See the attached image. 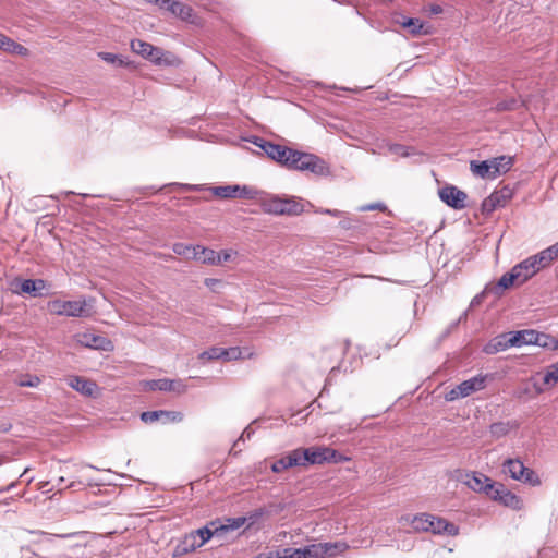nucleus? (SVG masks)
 I'll return each mask as SVG.
<instances>
[{
    "label": "nucleus",
    "instance_id": "obj_1",
    "mask_svg": "<svg viewBox=\"0 0 558 558\" xmlns=\"http://www.w3.org/2000/svg\"><path fill=\"white\" fill-rule=\"evenodd\" d=\"M253 143L260 147L269 158L289 169L310 171L317 175L330 173L328 165L316 155L294 150L260 138H255Z\"/></svg>",
    "mask_w": 558,
    "mask_h": 558
},
{
    "label": "nucleus",
    "instance_id": "obj_2",
    "mask_svg": "<svg viewBox=\"0 0 558 558\" xmlns=\"http://www.w3.org/2000/svg\"><path fill=\"white\" fill-rule=\"evenodd\" d=\"M211 537H215L209 523L196 531L186 534L173 549V556L180 557L196 550L207 543Z\"/></svg>",
    "mask_w": 558,
    "mask_h": 558
},
{
    "label": "nucleus",
    "instance_id": "obj_3",
    "mask_svg": "<svg viewBox=\"0 0 558 558\" xmlns=\"http://www.w3.org/2000/svg\"><path fill=\"white\" fill-rule=\"evenodd\" d=\"M303 452L306 465L323 464L326 462L338 463L350 460L348 457L340 454L335 449L325 446H313L310 448H303Z\"/></svg>",
    "mask_w": 558,
    "mask_h": 558
},
{
    "label": "nucleus",
    "instance_id": "obj_4",
    "mask_svg": "<svg viewBox=\"0 0 558 558\" xmlns=\"http://www.w3.org/2000/svg\"><path fill=\"white\" fill-rule=\"evenodd\" d=\"M48 311L58 316L81 317L86 313V301H64L60 299L51 300L47 304Z\"/></svg>",
    "mask_w": 558,
    "mask_h": 558
},
{
    "label": "nucleus",
    "instance_id": "obj_5",
    "mask_svg": "<svg viewBox=\"0 0 558 558\" xmlns=\"http://www.w3.org/2000/svg\"><path fill=\"white\" fill-rule=\"evenodd\" d=\"M486 376H475L468 380L462 381L451 390H449L445 398L447 401H454L459 398H465L473 392L480 391L485 388Z\"/></svg>",
    "mask_w": 558,
    "mask_h": 558
},
{
    "label": "nucleus",
    "instance_id": "obj_6",
    "mask_svg": "<svg viewBox=\"0 0 558 558\" xmlns=\"http://www.w3.org/2000/svg\"><path fill=\"white\" fill-rule=\"evenodd\" d=\"M131 48L132 50L153 61L154 63L161 65V64H169V53H165L160 48H157L148 43H145L140 39H135L131 41Z\"/></svg>",
    "mask_w": 558,
    "mask_h": 558
},
{
    "label": "nucleus",
    "instance_id": "obj_7",
    "mask_svg": "<svg viewBox=\"0 0 558 558\" xmlns=\"http://www.w3.org/2000/svg\"><path fill=\"white\" fill-rule=\"evenodd\" d=\"M487 496L490 499L498 501L505 507L511 508L513 510H520L523 507L522 499L500 483H494Z\"/></svg>",
    "mask_w": 558,
    "mask_h": 558
},
{
    "label": "nucleus",
    "instance_id": "obj_8",
    "mask_svg": "<svg viewBox=\"0 0 558 558\" xmlns=\"http://www.w3.org/2000/svg\"><path fill=\"white\" fill-rule=\"evenodd\" d=\"M461 482L476 493L488 495L494 482L486 475L478 472H468L460 477Z\"/></svg>",
    "mask_w": 558,
    "mask_h": 558
},
{
    "label": "nucleus",
    "instance_id": "obj_9",
    "mask_svg": "<svg viewBox=\"0 0 558 558\" xmlns=\"http://www.w3.org/2000/svg\"><path fill=\"white\" fill-rule=\"evenodd\" d=\"M146 389L148 390H159V391H171L178 395H182L186 391L187 386L182 379H154L146 381Z\"/></svg>",
    "mask_w": 558,
    "mask_h": 558
},
{
    "label": "nucleus",
    "instance_id": "obj_10",
    "mask_svg": "<svg viewBox=\"0 0 558 558\" xmlns=\"http://www.w3.org/2000/svg\"><path fill=\"white\" fill-rule=\"evenodd\" d=\"M440 199L454 209L465 207L466 194L456 186L448 185L439 190Z\"/></svg>",
    "mask_w": 558,
    "mask_h": 558
},
{
    "label": "nucleus",
    "instance_id": "obj_11",
    "mask_svg": "<svg viewBox=\"0 0 558 558\" xmlns=\"http://www.w3.org/2000/svg\"><path fill=\"white\" fill-rule=\"evenodd\" d=\"M427 532H430L435 535L457 536L459 534V526L444 518L429 514Z\"/></svg>",
    "mask_w": 558,
    "mask_h": 558
},
{
    "label": "nucleus",
    "instance_id": "obj_12",
    "mask_svg": "<svg viewBox=\"0 0 558 558\" xmlns=\"http://www.w3.org/2000/svg\"><path fill=\"white\" fill-rule=\"evenodd\" d=\"M246 522V518L238 517V518H229L225 520V523L220 521H211L209 525L215 537L222 538L226 533L230 531H234L243 526Z\"/></svg>",
    "mask_w": 558,
    "mask_h": 558
},
{
    "label": "nucleus",
    "instance_id": "obj_13",
    "mask_svg": "<svg viewBox=\"0 0 558 558\" xmlns=\"http://www.w3.org/2000/svg\"><path fill=\"white\" fill-rule=\"evenodd\" d=\"M76 340L80 344L90 349L109 350L111 348V342L107 338L89 332L76 335Z\"/></svg>",
    "mask_w": 558,
    "mask_h": 558
},
{
    "label": "nucleus",
    "instance_id": "obj_14",
    "mask_svg": "<svg viewBox=\"0 0 558 558\" xmlns=\"http://www.w3.org/2000/svg\"><path fill=\"white\" fill-rule=\"evenodd\" d=\"M68 385L86 397L95 396L98 387L95 381L89 380L80 376H70L68 379Z\"/></svg>",
    "mask_w": 558,
    "mask_h": 558
},
{
    "label": "nucleus",
    "instance_id": "obj_15",
    "mask_svg": "<svg viewBox=\"0 0 558 558\" xmlns=\"http://www.w3.org/2000/svg\"><path fill=\"white\" fill-rule=\"evenodd\" d=\"M214 195L221 198H233V197H252V190L246 186L239 185H223L216 186L213 189Z\"/></svg>",
    "mask_w": 558,
    "mask_h": 558
},
{
    "label": "nucleus",
    "instance_id": "obj_16",
    "mask_svg": "<svg viewBox=\"0 0 558 558\" xmlns=\"http://www.w3.org/2000/svg\"><path fill=\"white\" fill-rule=\"evenodd\" d=\"M192 260H195V262H198V263H202L205 265H210V266L220 265V258L218 256V252H216L211 248L202 246V245H196V251H195L194 255L192 256Z\"/></svg>",
    "mask_w": 558,
    "mask_h": 558
},
{
    "label": "nucleus",
    "instance_id": "obj_17",
    "mask_svg": "<svg viewBox=\"0 0 558 558\" xmlns=\"http://www.w3.org/2000/svg\"><path fill=\"white\" fill-rule=\"evenodd\" d=\"M511 332L502 333L492 339L485 347L484 352L487 354H496L505 351L509 348L514 347V343L510 342Z\"/></svg>",
    "mask_w": 558,
    "mask_h": 558
},
{
    "label": "nucleus",
    "instance_id": "obj_18",
    "mask_svg": "<svg viewBox=\"0 0 558 558\" xmlns=\"http://www.w3.org/2000/svg\"><path fill=\"white\" fill-rule=\"evenodd\" d=\"M319 544V550L323 558H333L338 555H341L345 553L349 549V545L345 542L338 541V542H326V543H318Z\"/></svg>",
    "mask_w": 558,
    "mask_h": 558
},
{
    "label": "nucleus",
    "instance_id": "obj_19",
    "mask_svg": "<svg viewBox=\"0 0 558 558\" xmlns=\"http://www.w3.org/2000/svg\"><path fill=\"white\" fill-rule=\"evenodd\" d=\"M46 288V282L43 279H25L20 282V288L14 289L16 293H27L33 296H40L41 291Z\"/></svg>",
    "mask_w": 558,
    "mask_h": 558
},
{
    "label": "nucleus",
    "instance_id": "obj_20",
    "mask_svg": "<svg viewBox=\"0 0 558 558\" xmlns=\"http://www.w3.org/2000/svg\"><path fill=\"white\" fill-rule=\"evenodd\" d=\"M513 270L518 274L519 282L522 284L527 279L532 278L536 272H538V267L535 266L531 257H529L520 264L515 265Z\"/></svg>",
    "mask_w": 558,
    "mask_h": 558
},
{
    "label": "nucleus",
    "instance_id": "obj_21",
    "mask_svg": "<svg viewBox=\"0 0 558 558\" xmlns=\"http://www.w3.org/2000/svg\"><path fill=\"white\" fill-rule=\"evenodd\" d=\"M259 204L266 214L283 215V197L267 196L262 198Z\"/></svg>",
    "mask_w": 558,
    "mask_h": 558
},
{
    "label": "nucleus",
    "instance_id": "obj_22",
    "mask_svg": "<svg viewBox=\"0 0 558 558\" xmlns=\"http://www.w3.org/2000/svg\"><path fill=\"white\" fill-rule=\"evenodd\" d=\"M527 468L520 460L508 459L504 463V472L517 481L524 478Z\"/></svg>",
    "mask_w": 558,
    "mask_h": 558
},
{
    "label": "nucleus",
    "instance_id": "obj_23",
    "mask_svg": "<svg viewBox=\"0 0 558 558\" xmlns=\"http://www.w3.org/2000/svg\"><path fill=\"white\" fill-rule=\"evenodd\" d=\"M535 341H537V338L536 331L534 330H520L511 332L510 342L514 343V347L534 344Z\"/></svg>",
    "mask_w": 558,
    "mask_h": 558
},
{
    "label": "nucleus",
    "instance_id": "obj_24",
    "mask_svg": "<svg viewBox=\"0 0 558 558\" xmlns=\"http://www.w3.org/2000/svg\"><path fill=\"white\" fill-rule=\"evenodd\" d=\"M470 168H471V171L474 175L476 177H480V178H492L494 179L495 177H493V166L490 163V160H485V161H481V162H477V161H471L470 163Z\"/></svg>",
    "mask_w": 558,
    "mask_h": 558
},
{
    "label": "nucleus",
    "instance_id": "obj_25",
    "mask_svg": "<svg viewBox=\"0 0 558 558\" xmlns=\"http://www.w3.org/2000/svg\"><path fill=\"white\" fill-rule=\"evenodd\" d=\"M283 209V215L298 216L304 211V205L296 197H284Z\"/></svg>",
    "mask_w": 558,
    "mask_h": 558
},
{
    "label": "nucleus",
    "instance_id": "obj_26",
    "mask_svg": "<svg viewBox=\"0 0 558 558\" xmlns=\"http://www.w3.org/2000/svg\"><path fill=\"white\" fill-rule=\"evenodd\" d=\"M166 9L182 20H189L192 16L193 11L191 7L174 0L168 2Z\"/></svg>",
    "mask_w": 558,
    "mask_h": 558
},
{
    "label": "nucleus",
    "instance_id": "obj_27",
    "mask_svg": "<svg viewBox=\"0 0 558 558\" xmlns=\"http://www.w3.org/2000/svg\"><path fill=\"white\" fill-rule=\"evenodd\" d=\"M0 49L16 56H27L28 50L24 46L15 43L11 38L4 36L3 40L0 41Z\"/></svg>",
    "mask_w": 558,
    "mask_h": 558
},
{
    "label": "nucleus",
    "instance_id": "obj_28",
    "mask_svg": "<svg viewBox=\"0 0 558 558\" xmlns=\"http://www.w3.org/2000/svg\"><path fill=\"white\" fill-rule=\"evenodd\" d=\"M490 163L494 167L493 177H497L510 170L512 166V158L501 156L498 158L490 159Z\"/></svg>",
    "mask_w": 558,
    "mask_h": 558
},
{
    "label": "nucleus",
    "instance_id": "obj_29",
    "mask_svg": "<svg viewBox=\"0 0 558 558\" xmlns=\"http://www.w3.org/2000/svg\"><path fill=\"white\" fill-rule=\"evenodd\" d=\"M520 284H521V282H519L518 274L512 268L509 272H506L505 275H502L500 277L495 289L496 290H498V289L506 290L513 286H520Z\"/></svg>",
    "mask_w": 558,
    "mask_h": 558
},
{
    "label": "nucleus",
    "instance_id": "obj_30",
    "mask_svg": "<svg viewBox=\"0 0 558 558\" xmlns=\"http://www.w3.org/2000/svg\"><path fill=\"white\" fill-rule=\"evenodd\" d=\"M289 469L293 466H306L303 448L291 450L286 456Z\"/></svg>",
    "mask_w": 558,
    "mask_h": 558
},
{
    "label": "nucleus",
    "instance_id": "obj_31",
    "mask_svg": "<svg viewBox=\"0 0 558 558\" xmlns=\"http://www.w3.org/2000/svg\"><path fill=\"white\" fill-rule=\"evenodd\" d=\"M530 257L534 265L538 267V271L542 268L549 266L554 260H556L547 248Z\"/></svg>",
    "mask_w": 558,
    "mask_h": 558
},
{
    "label": "nucleus",
    "instance_id": "obj_32",
    "mask_svg": "<svg viewBox=\"0 0 558 558\" xmlns=\"http://www.w3.org/2000/svg\"><path fill=\"white\" fill-rule=\"evenodd\" d=\"M403 27L408 28L413 36L428 34V31L425 28V24L420 19H408L403 22Z\"/></svg>",
    "mask_w": 558,
    "mask_h": 558
},
{
    "label": "nucleus",
    "instance_id": "obj_33",
    "mask_svg": "<svg viewBox=\"0 0 558 558\" xmlns=\"http://www.w3.org/2000/svg\"><path fill=\"white\" fill-rule=\"evenodd\" d=\"M250 356H251V353H246L238 347L229 348V349L222 348L221 360H223V361H233V360H239V359H246Z\"/></svg>",
    "mask_w": 558,
    "mask_h": 558
},
{
    "label": "nucleus",
    "instance_id": "obj_34",
    "mask_svg": "<svg viewBox=\"0 0 558 558\" xmlns=\"http://www.w3.org/2000/svg\"><path fill=\"white\" fill-rule=\"evenodd\" d=\"M537 341L534 344L548 349V350H558V339L546 335L536 332Z\"/></svg>",
    "mask_w": 558,
    "mask_h": 558
},
{
    "label": "nucleus",
    "instance_id": "obj_35",
    "mask_svg": "<svg viewBox=\"0 0 558 558\" xmlns=\"http://www.w3.org/2000/svg\"><path fill=\"white\" fill-rule=\"evenodd\" d=\"M558 384V362L547 366L544 373V385L555 387Z\"/></svg>",
    "mask_w": 558,
    "mask_h": 558
},
{
    "label": "nucleus",
    "instance_id": "obj_36",
    "mask_svg": "<svg viewBox=\"0 0 558 558\" xmlns=\"http://www.w3.org/2000/svg\"><path fill=\"white\" fill-rule=\"evenodd\" d=\"M428 520H429V513L416 514L411 519V526L416 532H427L428 531Z\"/></svg>",
    "mask_w": 558,
    "mask_h": 558
},
{
    "label": "nucleus",
    "instance_id": "obj_37",
    "mask_svg": "<svg viewBox=\"0 0 558 558\" xmlns=\"http://www.w3.org/2000/svg\"><path fill=\"white\" fill-rule=\"evenodd\" d=\"M172 250L177 255L183 256L185 259L192 260V256L196 251V245H190L178 242L173 244Z\"/></svg>",
    "mask_w": 558,
    "mask_h": 558
},
{
    "label": "nucleus",
    "instance_id": "obj_38",
    "mask_svg": "<svg viewBox=\"0 0 558 558\" xmlns=\"http://www.w3.org/2000/svg\"><path fill=\"white\" fill-rule=\"evenodd\" d=\"M319 549L318 543L300 548V558H323Z\"/></svg>",
    "mask_w": 558,
    "mask_h": 558
},
{
    "label": "nucleus",
    "instance_id": "obj_39",
    "mask_svg": "<svg viewBox=\"0 0 558 558\" xmlns=\"http://www.w3.org/2000/svg\"><path fill=\"white\" fill-rule=\"evenodd\" d=\"M387 147H388V151L396 156L409 157V156L413 155L412 148L401 145V144H388Z\"/></svg>",
    "mask_w": 558,
    "mask_h": 558
},
{
    "label": "nucleus",
    "instance_id": "obj_40",
    "mask_svg": "<svg viewBox=\"0 0 558 558\" xmlns=\"http://www.w3.org/2000/svg\"><path fill=\"white\" fill-rule=\"evenodd\" d=\"M221 353H222V348L213 347L209 350L202 352L198 355V359L203 363H206V362L211 361V360H219V359H221Z\"/></svg>",
    "mask_w": 558,
    "mask_h": 558
},
{
    "label": "nucleus",
    "instance_id": "obj_41",
    "mask_svg": "<svg viewBox=\"0 0 558 558\" xmlns=\"http://www.w3.org/2000/svg\"><path fill=\"white\" fill-rule=\"evenodd\" d=\"M519 101L514 98H510L507 100L498 101L494 108V110L501 112V111H511L519 107Z\"/></svg>",
    "mask_w": 558,
    "mask_h": 558
},
{
    "label": "nucleus",
    "instance_id": "obj_42",
    "mask_svg": "<svg viewBox=\"0 0 558 558\" xmlns=\"http://www.w3.org/2000/svg\"><path fill=\"white\" fill-rule=\"evenodd\" d=\"M40 384V378L36 375H25L16 380L20 387H37Z\"/></svg>",
    "mask_w": 558,
    "mask_h": 558
},
{
    "label": "nucleus",
    "instance_id": "obj_43",
    "mask_svg": "<svg viewBox=\"0 0 558 558\" xmlns=\"http://www.w3.org/2000/svg\"><path fill=\"white\" fill-rule=\"evenodd\" d=\"M162 415H163V410L147 411V412H143L141 414V420L146 424H150V423H155L157 421H161Z\"/></svg>",
    "mask_w": 558,
    "mask_h": 558
},
{
    "label": "nucleus",
    "instance_id": "obj_44",
    "mask_svg": "<svg viewBox=\"0 0 558 558\" xmlns=\"http://www.w3.org/2000/svg\"><path fill=\"white\" fill-rule=\"evenodd\" d=\"M510 193L509 191H505V195H504V191L501 192H496V193H493L485 202H484V207H488V206H492V207H495L496 205H499L500 204V196H504V197H509Z\"/></svg>",
    "mask_w": 558,
    "mask_h": 558
},
{
    "label": "nucleus",
    "instance_id": "obj_45",
    "mask_svg": "<svg viewBox=\"0 0 558 558\" xmlns=\"http://www.w3.org/2000/svg\"><path fill=\"white\" fill-rule=\"evenodd\" d=\"M183 420V414L179 411H165L161 418V422L169 423V422H181Z\"/></svg>",
    "mask_w": 558,
    "mask_h": 558
},
{
    "label": "nucleus",
    "instance_id": "obj_46",
    "mask_svg": "<svg viewBox=\"0 0 558 558\" xmlns=\"http://www.w3.org/2000/svg\"><path fill=\"white\" fill-rule=\"evenodd\" d=\"M300 548H281L278 549V557L277 558H300Z\"/></svg>",
    "mask_w": 558,
    "mask_h": 558
},
{
    "label": "nucleus",
    "instance_id": "obj_47",
    "mask_svg": "<svg viewBox=\"0 0 558 558\" xmlns=\"http://www.w3.org/2000/svg\"><path fill=\"white\" fill-rule=\"evenodd\" d=\"M521 482L529 483L533 486L541 485L538 475L531 469H527L526 473L524 474V478H522Z\"/></svg>",
    "mask_w": 558,
    "mask_h": 558
},
{
    "label": "nucleus",
    "instance_id": "obj_48",
    "mask_svg": "<svg viewBox=\"0 0 558 558\" xmlns=\"http://www.w3.org/2000/svg\"><path fill=\"white\" fill-rule=\"evenodd\" d=\"M289 466H288V463H287V459L286 457H281L280 459L276 460L272 464H271V471L275 472V473H281L283 472L284 470H288Z\"/></svg>",
    "mask_w": 558,
    "mask_h": 558
},
{
    "label": "nucleus",
    "instance_id": "obj_49",
    "mask_svg": "<svg viewBox=\"0 0 558 558\" xmlns=\"http://www.w3.org/2000/svg\"><path fill=\"white\" fill-rule=\"evenodd\" d=\"M235 255H236V252H234L232 250H226V251L218 253V256L220 258V265H222L223 263L233 260Z\"/></svg>",
    "mask_w": 558,
    "mask_h": 558
},
{
    "label": "nucleus",
    "instance_id": "obj_50",
    "mask_svg": "<svg viewBox=\"0 0 558 558\" xmlns=\"http://www.w3.org/2000/svg\"><path fill=\"white\" fill-rule=\"evenodd\" d=\"M99 56L102 60L109 62V63H116L119 61V64H124L123 60L120 59L118 56L109 53V52H100Z\"/></svg>",
    "mask_w": 558,
    "mask_h": 558
},
{
    "label": "nucleus",
    "instance_id": "obj_51",
    "mask_svg": "<svg viewBox=\"0 0 558 558\" xmlns=\"http://www.w3.org/2000/svg\"><path fill=\"white\" fill-rule=\"evenodd\" d=\"M315 213L323 214V215H330V216H333V217H341L342 216V211L337 210V209L319 208V209H316Z\"/></svg>",
    "mask_w": 558,
    "mask_h": 558
},
{
    "label": "nucleus",
    "instance_id": "obj_52",
    "mask_svg": "<svg viewBox=\"0 0 558 558\" xmlns=\"http://www.w3.org/2000/svg\"><path fill=\"white\" fill-rule=\"evenodd\" d=\"M533 387H534V390H535L536 395H541V393L545 392L547 389L551 388V387H546L544 385V380L541 384L534 381L533 383Z\"/></svg>",
    "mask_w": 558,
    "mask_h": 558
},
{
    "label": "nucleus",
    "instance_id": "obj_53",
    "mask_svg": "<svg viewBox=\"0 0 558 558\" xmlns=\"http://www.w3.org/2000/svg\"><path fill=\"white\" fill-rule=\"evenodd\" d=\"M409 17H405L404 15L400 14V13H395L392 15V22L396 23V24H399L403 27V22H405Z\"/></svg>",
    "mask_w": 558,
    "mask_h": 558
},
{
    "label": "nucleus",
    "instance_id": "obj_54",
    "mask_svg": "<svg viewBox=\"0 0 558 558\" xmlns=\"http://www.w3.org/2000/svg\"><path fill=\"white\" fill-rule=\"evenodd\" d=\"M278 557V550L276 551H263L258 555H256L254 558H277Z\"/></svg>",
    "mask_w": 558,
    "mask_h": 558
},
{
    "label": "nucleus",
    "instance_id": "obj_55",
    "mask_svg": "<svg viewBox=\"0 0 558 558\" xmlns=\"http://www.w3.org/2000/svg\"><path fill=\"white\" fill-rule=\"evenodd\" d=\"M384 210L385 209V205L380 204V203H376V204H371V205H367L365 207H362V210Z\"/></svg>",
    "mask_w": 558,
    "mask_h": 558
},
{
    "label": "nucleus",
    "instance_id": "obj_56",
    "mask_svg": "<svg viewBox=\"0 0 558 558\" xmlns=\"http://www.w3.org/2000/svg\"><path fill=\"white\" fill-rule=\"evenodd\" d=\"M547 250L549 251V253L553 255V257L555 259L558 258V241L553 244L551 246L547 247Z\"/></svg>",
    "mask_w": 558,
    "mask_h": 558
},
{
    "label": "nucleus",
    "instance_id": "obj_57",
    "mask_svg": "<svg viewBox=\"0 0 558 558\" xmlns=\"http://www.w3.org/2000/svg\"><path fill=\"white\" fill-rule=\"evenodd\" d=\"M147 2L158 4L160 8H166L168 2H171V0H146Z\"/></svg>",
    "mask_w": 558,
    "mask_h": 558
},
{
    "label": "nucleus",
    "instance_id": "obj_58",
    "mask_svg": "<svg viewBox=\"0 0 558 558\" xmlns=\"http://www.w3.org/2000/svg\"><path fill=\"white\" fill-rule=\"evenodd\" d=\"M82 534H85V533L84 532H80V533L59 534L57 536L61 537V538H66V537L78 536V535H82Z\"/></svg>",
    "mask_w": 558,
    "mask_h": 558
},
{
    "label": "nucleus",
    "instance_id": "obj_59",
    "mask_svg": "<svg viewBox=\"0 0 558 558\" xmlns=\"http://www.w3.org/2000/svg\"><path fill=\"white\" fill-rule=\"evenodd\" d=\"M48 485H49V482H40L39 489H41L44 493H48V492H50V489H48Z\"/></svg>",
    "mask_w": 558,
    "mask_h": 558
},
{
    "label": "nucleus",
    "instance_id": "obj_60",
    "mask_svg": "<svg viewBox=\"0 0 558 558\" xmlns=\"http://www.w3.org/2000/svg\"><path fill=\"white\" fill-rule=\"evenodd\" d=\"M432 13L434 14H439L441 13L442 9L440 5H433L432 9H430Z\"/></svg>",
    "mask_w": 558,
    "mask_h": 558
},
{
    "label": "nucleus",
    "instance_id": "obj_61",
    "mask_svg": "<svg viewBox=\"0 0 558 558\" xmlns=\"http://www.w3.org/2000/svg\"><path fill=\"white\" fill-rule=\"evenodd\" d=\"M13 486H14V484L12 483V484H11V485H9L8 487L3 488L1 492H8V490H10Z\"/></svg>",
    "mask_w": 558,
    "mask_h": 558
},
{
    "label": "nucleus",
    "instance_id": "obj_62",
    "mask_svg": "<svg viewBox=\"0 0 558 558\" xmlns=\"http://www.w3.org/2000/svg\"><path fill=\"white\" fill-rule=\"evenodd\" d=\"M63 482H64V477H62V476H61V477H59V480H58V485L63 484Z\"/></svg>",
    "mask_w": 558,
    "mask_h": 558
},
{
    "label": "nucleus",
    "instance_id": "obj_63",
    "mask_svg": "<svg viewBox=\"0 0 558 558\" xmlns=\"http://www.w3.org/2000/svg\"><path fill=\"white\" fill-rule=\"evenodd\" d=\"M181 186H182V187H184V189H187V190H192V189H193V187H192L191 185H189V184H183V185H181Z\"/></svg>",
    "mask_w": 558,
    "mask_h": 558
},
{
    "label": "nucleus",
    "instance_id": "obj_64",
    "mask_svg": "<svg viewBox=\"0 0 558 558\" xmlns=\"http://www.w3.org/2000/svg\"><path fill=\"white\" fill-rule=\"evenodd\" d=\"M74 486H75L74 482L70 483V485H69V487H74Z\"/></svg>",
    "mask_w": 558,
    "mask_h": 558
}]
</instances>
